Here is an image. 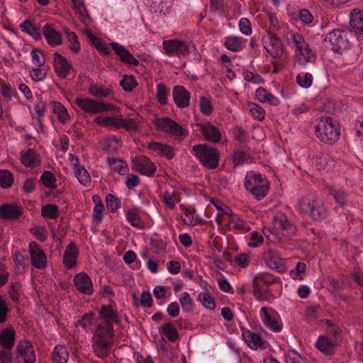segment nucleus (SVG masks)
<instances>
[{
	"label": "nucleus",
	"mask_w": 363,
	"mask_h": 363,
	"mask_svg": "<svg viewBox=\"0 0 363 363\" xmlns=\"http://www.w3.org/2000/svg\"><path fill=\"white\" fill-rule=\"evenodd\" d=\"M125 216L128 221L131 224V225L139 228H143L144 223L135 209H130L128 211Z\"/></svg>",
	"instance_id": "52"
},
{
	"label": "nucleus",
	"mask_w": 363,
	"mask_h": 363,
	"mask_svg": "<svg viewBox=\"0 0 363 363\" xmlns=\"http://www.w3.org/2000/svg\"><path fill=\"white\" fill-rule=\"evenodd\" d=\"M60 209L56 204L48 203L41 208L43 217L49 219H55L59 216Z\"/></svg>",
	"instance_id": "45"
},
{
	"label": "nucleus",
	"mask_w": 363,
	"mask_h": 363,
	"mask_svg": "<svg viewBox=\"0 0 363 363\" xmlns=\"http://www.w3.org/2000/svg\"><path fill=\"white\" fill-rule=\"evenodd\" d=\"M179 301L184 311L190 312L193 311L194 303L188 293L184 292L181 294Z\"/></svg>",
	"instance_id": "59"
},
{
	"label": "nucleus",
	"mask_w": 363,
	"mask_h": 363,
	"mask_svg": "<svg viewBox=\"0 0 363 363\" xmlns=\"http://www.w3.org/2000/svg\"><path fill=\"white\" fill-rule=\"evenodd\" d=\"M192 151L205 167L214 169L218 166L220 153L216 148L207 144H198L192 147Z\"/></svg>",
	"instance_id": "6"
},
{
	"label": "nucleus",
	"mask_w": 363,
	"mask_h": 363,
	"mask_svg": "<svg viewBox=\"0 0 363 363\" xmlns=\"http://www.w3.org/2000/svg\"><path fill=\"white\" fill-rule=\"evenodd\" d=\"M313 76L311 73H300L296 77V83L303 88H308L313 82Z\"/></svg>",
	"instance_id": "57"
},
{
	"label": "nucleus",
	"mask_w": 363,
	"mask_h": 363,
	"mask_svg": "<svg viewBox=\"0 0 363 363\" xmlns=\"http://www.w3.org/2000/svg\"><path fill=\"white\" fill-rule=\"evenodd\" d=\"M316 348L327 356L333 355L337 347V343L333 338L326 335H321L315 342Z\"/></svg>",
	"instance_id": "21"
},
{
	"label": "nucleus",
	"mask_w": 363,
	"mask_h": 363,
	"mask_svg": "<svg viewBox=\"0 0 363 363\" xmlns=\"http://www.w3.org/2000/svg\"><path fill=\"white\" fill-rule=\"evenodd\" d=\"M73 9L75 10V11L79 14L80 16V20L84 23H88L90 18L87 13V10L86 7L84 6L82 0H71Z\"/></svg>",
	"instance_id": "44"
},
{
	"label": "nucleus",
	"mask_w": 363,
	"mask_h": 363,
	"mask_svg": "<svg viewBox=\"0 0 363 363\" xmlns=\"http://www.w3.org/2000/svg\"><path fill=\"white\" fill-rule=\"evenodd\" d=\"M75 177L79 182L84 186H88L91 183V177L87 170L82 166L74 165Z\"/></svg>",
	"instance_id": "43"
},
{
	"label": "nucleus",
	"mask_w": 363,
	"mask_h": 363,
	"mask_svg": "<svg viewBox=\"0 0 363 363\" xmlns=\"http://www.w3.org/2000/svg\"><path fill=\"white\" fill-rule=\"evenodd\" d=\"M75 287L81 293L91 295L94 293L93 283L91 278L85 272H80L74 277Z\"/></svg>",
	"instance_id": "18"
},
{
	"label": "nucleus",
	"mask_w": 363,
	"mask_h": 363,
	"mask_svg": "<svg viewBox=\"0 0 363 363\" xmlns=\"http://www.w3.org/2000/svg\"><path fill=\"white\" fill-rule=\"evenodd\" d=\"M350 24L356 33H363V11L354 9L350 13Z\"/></svg>",
	"instance_id": "29"
},
{
	"label": "nucleus",
	"mask_w": 363,
	"mask_h": 363,
	"mask_svg": "<svg viewBox=\"0 0 363 363\" xmlns=\"http://www.w3.org/2000/svg\"><path fill=\"white\" fill-rule=\"evenodd\" d=\"M255 96L257 99L262 103L267 102L272 106H277L280 103L278 98L272 95L271 93L268 92L263 87H259L256 90Z\"/></svg>",
	"instance_id": "33"
},
{
	"label": "nucleus",
	"mask_w": 363,
	"mask_h": 363,
	"mask_svg": "<svg viewBox=\"0 0 363 363\" xmlns=\"http://www.w3.org/2000/svg\"><path fill=\"white\" fill-rule=\"evenodd\" d=\"M67 39L70 43L69 48L74 52H79L81 48L77 35L74 32L67 33Z\"/></svg>",
	"instance_id": "61"
},
{
	"label": "nucleus",
	"mask_w": 363,
	"mask_h": 363,
	"mask_svg": "<svg viewBox=\"0 0 363 363\" xmlns=\"http://www.w3.org/2000/svg\"><path fill=\"white\" fill-rule=\"evenodd\" d=\"M329 195L332 196L335 202L341 207L345 206L347 202V194L342 189L330 186L327 187Z\"/></svg>",
	"instance_id": "35"
},
{
	"label": "nucleus",
	"mask_w": 363,
	"mask_h": 363,
	"mask_svg": "<svg viewBox=\"0 0 363 363\" xmlns=\"http://www.w3.org/2000/svg\"><path fill=\"white\" fill-rule=\"evenodd\" d=\"M200 127V132L204 139L213 143H218L221 140L222 135L220 130L212 123L206 122L198 124Z\"/></svg>",
	"instance_id": "16"
},
{
	"label": "nucleus",
	"mask_w": 363,
	"mask_h": 363,
	"mask_svg": "<svg viewBox=\"0 0 363 363\" xmlns=\"http://www.w3.org/2000/svg\"><path fill=\"white\" fill-rule=\"evenodd\" d=\"M325 42L326 46L330 48L335 52L348 55L347 49L350 46V41L346 31L341 29H335L327 34Z\"/></svg>",
	"instance_id": "8"
},
{
	"label": "nucleus",
	"mask_w": 363,
	"mask_h": 363,
	"mask_svg": "<svg viewBox=\"0 0 363 363\" xmlns=\"http://www.w3.org/2000/svg\"><path fill=\"white\" fill-rule=\"evenodd\" d=\"M163 49L169 56L181 57L189 53L190 49H195L194 45H191L186 41L177 39L165 40L162 43Z\"/></svg>",
	"instance_id": "10"
},
{
	"label": "nucleus",
	"mask_w": 363,
	"mask_h": 363,
	"mask_svg": "<svg viewBox=\"0 0 363 363\" xmlns=\"http://www.w3.org/2000/svg\"><path fill=\"white\" fill-rule=\"evenodd\" d=\"M242 335L245 340V342L250 345L251 349H264L266 347V342L262 339L259 333L247 330L246 332L243 333Z\"/></svg>",
	"instance_id": "27"
},
{
	"label": "nucleus",
	"mask_w": 363,
	"mask_h": 363,
	"mask_svg": "<svg viewBox=\"0 0 363 363\" xmlns=\"http://www.w3.org/2000/svg\"><path fill=\"white\" fill-rule=\"evenodd\" d=\"M79 250L74 242H70L66 247L63 254V264L65 267L70 269L77 264Z\"/></svg>",
	"instance_id": "22"
},
{
	"label": "nucleus",
	"mask_w": 363,
	"mask_h": 363,
	"mask_svg": "<svg viewBox=\"0 0 363 363\" xmlns=\"http://www.w3.org/2000/svg\"><path fill=\"white\" fill-rule=\"evenodd\" d=\"M89 93L97 98L106 97L111 95V90L103 86L91 85L89 87Z\"/></svg>",
	"instance_id": "55"
},
{
	"label": "nucleus",
	"mask_w": 363,
	"mask_h": 363,
	"mask_svg": "<svg viewBox=\"0 0 363 363\" xmlns=\"http://www.w3.org/2000/svg\"><path fill=\"white\" fill-rule=\"evenodd\" d=\"M232 133L233 135V138L240 143H243L247 140V133L241 127L236 126L234 128H233Z\"/></svg>",
	"instance_id": "63"
},
{
	"label": "nucleus",
	"mask_w": 363,
	"mask_h": 363,
	"mask_svg": "<svg viewBox=\"0 0 363 363\" xmlns=\"http://www.w3.org/2000/svg\"><path fill=\"white\" fill-rule=\"evenodd\" d=\"M75 103L84 111L91 114H96L115 109V106L111 104L98 102L90 99L77 98L75 100Z\"/></svg>",
	"instance_id": "11"
},
{
	"label": "nucleus",
	"mask_w": 363,
	"mask_h": 363,
	"mask_svg": "<svg viewBox=\"0 0 363 363\" xmlns=\"http://www.w3.org/2000/svg\"><path fill=\"white\" fill-rule=\"evenodd\" d=\"M40 182H41L44 186L48 189H54L57 187V179L54 174L50 171H45L42 174Z\"/></svg>",
	"instance_id": "48"
},
{
	"label": "nucleus",
	"mask_w": 363,
	"mask_h": 363,
	"mask_svg": "<svg viewBox=\"0 0 363 363\" xmlns=\"http://www.w3.org/2000/svg\"><path fill=\"white\" fill-rule=\"evenodd\" d=\"M284 357L286 363H308L306 358L300 355L294 350H289Z\"/></svg>",
	"instance_id": "53"
},
{
	"label": "nucleus",
	"mask_w": 363,
	"mask_h": 363,
	"mask_svg": "<svg viewBox=\"0 0 363 363\" xmlns=\"http://www.w3.org/2000/svg\"><path fill=\"white\" fill-rule=\"evenodd\" d=\"M16 340V331L12 327H7L0 332V346L3 349L12 350Z\"/></svg>",
	"instance_id": "24"
},
{
	"label": "nucleus",
	"mask_w": 363,
	"mask_h": 363,
	"mask_svg": "<svg viewBox=\"0 0 363 363\" xmlns=\"http://www.w3.org/2000/svg\"><path fill=\"white\" fill-rule=\"evenodd\" d=\"M170 90L163 84L160 83L157 85V99L160 104L165 105L167 104V96L169 94Z\"/></svg>",
	"instance_id": "49"
},
{
	"label": "nucleus",
	"mask_w": 363,
	"mask_h": 363,
	"mask_svg": "<svg viewBox=\"0 0 363 363\" xmlns=\"http://www.w3.org/2000/svg\"><path fill=\"white\" fill-rule=\"evenodd\" d=\"M102 323L97 324L91 338L92 348L95 354L101 359L110 354V347L114 336L113 323H118V312L111 305H102L99 311Z\"/></svg>",
	"instance_id": "1"
},
{
	"label": "nucleus",
	"mask_w": 363,
	"mask_h": 363,
	"mask_svg": "<svg viewBox=\"0 0 363 363\" xmlns=\"http://www.w3.org/2000/svg\"><path fill=\"white\" fill-rule=\"evenodd\" d=\"M172 96L177 107L183 108L189 106L190 93L184 86L180 85L174 86L172 90Z\"/></svg>",
	"instance_id": "20"
},
{
	"label": "nucleus",
	"mask_w": 363,
	"mask_h": 363,
	"mask_svg": "<svg viewBox=\"0 0 363 363\" xmlns=\"http://www.w3.org/2000/svg\"><path fill=\"white\" fill-rule=\"evenodd\" d=\"M21 31L32 36L35 40H38L41 39V33L39 28L33 23V21L26 19L20 25Z\"/></svg>",
	"instance_id": "30"
},
{
	"label": "nucleus",
	"mask_w": 363,
	"mask_h": 363,
	"mask_svg": "<svg viewBox=\"0 0 363 363\" xmlns=\"http://www.w3.org/2000/svg\"><path fill=\"white\" fill-rule=\"evenodd\" d=\"M274 225L277 229L283 231L287 236H294L297 233V228L285 214L277 215L274 218Z\"/></svg>",
	"instance_id": "15"
},
{
	"label": "nucleus",
	"mask_w": 363,
	"mask_h": 363,
	"mask_svg": "<svg viewBox=\"0 0 363 363\" xmlns=\"http://www.w3.org/2000/svg\"><path fill=\"white\" fill-rule=\"evenodd\" d=\"M108 46L112 48L121 61L125 64L133 66H138L139 65V60L136 59L128 49L118 43L112 42L108 45L106 43L101 41L99 45H96V48L101 55L108 56L111 54Z\"/></svg>",
	"instance_id": "7"
},
{
	"label": "nucleus",
	"mask_w": 363,
	"mask_h": 363,
	"mask_svg": "<svg viewBox=\"0 0 363 363\" xmlns=\"http://www.w3.org/2000/svg\"><path fill=\"white\" fill-rule=\"evenodd\" d=\"M147 148L155 152L161 157H165L167 160H172L174 157L173 147L158 142H152L147 145Z\"/></svg>",
	"instance_id": "25"
},
{
	"label": "nucleus",
	"mask_w": 363,
	"mask_h": 363,
	"mask_svg": "<svg viewBox=\"0 0 363 363\" xmlns=\"http://www.w3.org/2000/svg\"><path fill=\"white\" fill-rule=\"evenodd\" d=\"M162 201L164 203L165 206L169 209H174L176 203L179 201L176 194H170L168 191H166L164 194L162 196Z\"/></svg>",
	"instance_id": "62"
},
{
	"label": "nucleus",
	"mask_w": 363,
	"mask_h": 363,
	"mask_svg": "<svg viewBox=\"0 0 363 363\" xmlns=\"http://www.w3.org/2000/svg\"><path fill=\"white\" fill-rule=\"evenodd\" d=\"M261 312L264 315L263 323L267 328L274 332H279L281 330V328L279 325L278 322L274 319L268 313L267 307H262L261 308Z\"/></svg>",
	"instance_id": "41"
},
{
	"label": "nucleus",
	"mask_w": 363,
	"mask_h": 363,
	"mask_svg": "<svg viewBox=\"0 0 363 363\" xmlns=\"http://www.w3.org/2000/svg\"><path fill=\"white\" fill-rule=\"evenodd\" d=\"M96 124L103 125L107 128L114 127L116 129L124 128H128L126 120L111 116H99L94 119Z\"/></svg>",
	"instance_id": "23"
},
{
	"label": "nucleus",
	"mask_w": 363,
	"mask_h": 363,
	"mask_svg": "<svg viewBox=\"0 0 363 363\" xmlns=\"http://www.w3.org/2000/svg\"><path fill=\"white\" fill-rule=\"evenodd\" d=\"M132 164L133 170L147 177H152L157 170L155 164L145 155L135 157L132 160Z\"/></svg>",
	"instance_id": "13"
},
{
	"label": "nucleus",
	"mask_w": 363,
	"mask_h": 363,
	"mask_svg": "<svg viewBox=\"0 0 363 363\" xmlns=\"http://www.w3.org/2000/svg\"><path fill=\"white\" fill-rule=\"evenodd\" d=\"M21 160L22 164L27 167H36L40 164V157L33 149H28L21 153Z\"/></svg>",
	"instance_id": "28"
},
{
	"label": "nucleus",
	"mask_w": 363,
	"mask_h": 363,
	"mask_svg": "<svg viewBox=\"0 0 363 363\" xmlns=\"http://www.w3.org/2000/svg\"><path fill=\"white\" fill-rule=\"evenodd\" d=\"M13 183V174L6 169H0V186L4 189L9 188Z\"/></svg>",
	"instance_id": "50"
},
{
	"label": "nucleus",
	"mask_w": 363,
	"mask_h": 363,
	"mask_svg": "<svg viewBox=\"0 0 363 363\" xmlns=\"http://www.w3.org/2000/svg\"><path fill=\"white\" fill-rule=\"evenodd\" d=\"M174 122V121L167 117L156 118L153 121V123L157 130L169 134L171 133L173 128V124L172 123Z\"/></svg>",
	"instance_id": "36"
},
{
	"label": "nucleus",
	"mask_w": 363,
	"mask_h": 363,
	"mask_svg": "<svg viewBox=\"0 0 363 363\" xmlns=\"http://www.w3.org/2000/svg\"><path fill=\"white\" fill-rule=\"evenodd\" d=\"M14 363H36V356L33 344L22 340L18 342L16 354L13 357Z\"/></svg>",
	"instance_id": "9"
},
{
	"label": "nucleus",
	"mask_w": 363,
	"mask_h": 363,
	"mask_svg": "<svg viewBox=\"0 0 363 363\" xmlns=\"http://www.w3.org/2000/svg\"><path fill=\"white\" fill-rule=\"evenodd\" d=\"M247 107L252 116L258 121H262L264 118L265 111L258 104L250 102L247 104Z\"/></svg>",
	"instance_id": "54"
},
{
	"label": "nucleus",
	"mask_w": 363,
	"mask_h": 363,
	"mask_svg": "<svg viewBox=\"0 0 363 363\" xmlns=\"http://www.w3.org/2000/svg\"><path fill=\"white\" fill-rule=\"evenodd\" d=\"M198 298L205 308L210 310H213L216 308L214 298L209 294L208 289H206L205 291L199 293Z\"/></svg>",
	"instance_id": "47"
},
{
	"label": "nucleus",
	"mask_w": 363,
	"mask_h": 363,
	"mask_svg": "<svg viewBox=\"0 0 363 363\" xmlns=\"http://www.w3.org/2000/svg\"><path fill=\"white\" fill-rule=\"evenodd\" d=\"M314 129L315 137L325 144L335 143L340 136V124L330 116H323L317 119Z\"/></svg>",
	"instance_id": "2"
},
{
	"label": "nucleus",
	"mask_w": 363,
	"mask_h": 363,
	"mask_svg": "<svg viewBox=\"0 0 363 363\" xmlns=\"http://www.w3.org/2000/svg\"><path fill=\"white\" fill-rule=\"evenodd\" d=\"M245 40L241 37L230 35L228 36L224 43V46L232 52H239L243 49V44Z\"/></svg>",
	"instance_id": "31"
},
{
	"label": "nucleus",
	"mask_w": 363,
	"mask_h": 363,
	"mask_svg": "<svg viewBox=\"0 0 363 363\" xmlns=\"http://www.w3.org/2000/svg\"><path fill=\"white\" fill-rule=\"evenodd\" d=\"M160 333L172 342H176L179 338V333L172 323H167L162 325Z\"/></svg>",
	"instance_id": "34"
},
{
	"label": "nucleus",
	"mask_w": 363,
	"mask_h": 363,
	"mask_svg": "<svg viewBox=\"0 0 363 363\" xmlns=\"http://www.w3.org/2000/svg\"><path fill=\"white\" fill-rule=\"evenodd\" d=\"M50 104L52 106L53 113L57 116V119L61 123L65 124L69 120L70 117L67 109L60 102L52 101Z\"/></svg>",
	"instance_id": "32"
},
{
	"label": "nucleus",
	"mask_w": 363,
	"mask_h": 363,
	"mask_svg": "<svg viewBox=\"0 0 363 363\" xmlns=\"http://www.w3.org/2000/svg\"><path fill=\"white\" fill-rule=\"evenodd\" d=\"M229 228L233 230H240L241 232H247L250 230L249 225L238 215L232 216L229 220Z\"/></svg>",
	"instance_id": "40"
},
{
	"label": "nucleus",
	"mask_w": 363,
	"mask_h": 363,
	"mask_svg": "<svg viewBox=\"0 0 363 363\" xmlns=\"http://www.w3.org/2000/svg\"><path fill=\"white\" fill-rule=\"evenodd\" d=\"M150 10L155 13L164 14L169 8L168 0H150Z\"/></svg>",
	"instance_id": "46"
},
{
	"label": "nucleus",
	"mask_w": 363,
	"mask_h": 363,
	"mask_svg": "<svg viewBox=\"0 0 363 363\" xmlns=\"http://www.w3.org/2000/svg\"><path fill=\"white\" fill-rule=\"evenodd\" d=\"M298 206L300 211L308 214L313 221H321L328 216V207L320 198L303 197L299 200Z\"/></svg>",
	"instance_id": "4"
},
{
	"label": "nucleus",
	"mask_w": 363,
	"mask_h": 363,
	"mask_svg": "<svg viewBox=\"0 0 363 363\" xmlns=\"http://www.w3.org/2000/svg\"><path fill=\"white\" fill-rule=\"evenodd\" d=\"M277 280L278 279L269 274H259L254 277L253 286L263 287L262 284H264L267 286L265 289H269V286Z\"/></svg>",
	"instance_id": "39"
},
{
	"label": "nucleus",
	"mask_w": 363,
	"mask_h": 363,
	"mask_svg": "<svg viewBox=\"0 0 363 363\" xmlns=\"http://www.w3.org/2000/svg\"><path fill=\"white\" fill-rule=\"evenodd\" d=\"M245 187L255 199L261 200L269 192V182L265 176L251 171L245 176Z\"/></svg>",
	"instance_id": "5"
},
{
	"label": "nucleus",
	"mask_w": 363,
	"mask_h": 363,
	"mask_svg": "<svg viewBox=\"0 0 363 363\" xmlns=\"http://www.w3.org/2000/svg\"><path fill=\"white\" fill-rule=\"evenodd\" d=\"M29 253L33 267L38 269H43L47 267L46 255L37 242H32L29 244Z\"/></svg>",
	"instance_id": "14"
},
{
	"label": "nucleus",
	"mask_w": 363,
	"mask_h": 363,
	"mask_svg": "<svg viewBox=\"0 0 363 363\" xmlns=\"http://www.w3.org/2000/svg\"><path fill=\"white\" fill-rule=\"evenodd\" d=\"M330 157L328 155L320 153L313 158V164L318 169H324L328 166Z\"/></svg>",
	"instance_id": "58"
},
{
	"label": "nucleus",
	"mask_w": 363,
	"mask_h": 363,
	"mask_svg": "<svg viewBox=\"0 0 363 363\" xmlns=\"http://www.w3.org/2000/svg\"><path fill=\"white\" fill-rule=\"evenodd\" d=\"M107 208L111 212L115 213L121 206V201L113 194H108L106 196Z\"/></svg>",
	"instance_id": "60"
},
{
	"label": "nucleus",
	"mask_w": 363,
	"mask_h": 363,
	"mask_svg": "<svg viewBox=\"0 0 363 363\" xmlns=\"http://www.w3.org/2000/svg\"><path fill=\"white\" fill-rule=\"evenodd\" d=\"M108 163L111 167V171L116 172L121 175L125 174L128 169V164L125 162L115 157H109L108 159Z\"/></svg>",
	"instance_id": "42"
},
{
	"label": "nucleus",
	"mask_w": 363,
	"mask_h": 363,
	"mask_svg": "<svg viewBox=\"0 0 363 363\" xmlns=\"http://www.w3.org/2000/svg\"><path fill=\"white\" fill-rule=\"evenodd\" d=\"M120 85L125 91H132L138 85V82L133 75H124L123 79L120 81Z\"/></svg>",
	"instance_id": "56"
},
{
	"label": "nucleus",
	"mask_w": 363,
	"mask_h": 363,
	"mask_svg": "<svg viewBox=\"0 0 363 363\" xmlns=\"http://www.w3.org/2000/svg\"><path fill=\"white\" fill-rule=\"evenodd\" d=\"M255 298L259 301H269L272 296V294L269 289L264 287L253 286Z\"/></svg>",
	"instance_id": "51"
},
{
	"label": "nucleus",
	"mask_w": 363,
	"mask_h": 363,
	"mask_svg": "<svg viewBox=\"0 0 363 363\" xmlns=\"http://www.w3.org/2000/svg\"><path fill=\"white\" fill-rule=\"evenodd\" d=\"M264 48L271 57L274 58L281 57L284 51L280 38L275 34L268 32L262 38Z\"/></svg>",
	"instance_id": "12"
},
{
	"label": "nucleus",
	"mask_w": 363,
	"mask_h": 363,
	"mask_svg": "<svg viewBox=\"0 0 363 363\" xmlns=\"http://www.w3.org/2000/svg\"><path fill=\"white\" fill-rule=\"evenodd\" d=\"M23 213V208L15 203H7L0 206V218L4 220H16Z\"/></svg>",
	"instance_id": "17"
},
{
	"label": "nucleus",
	"mask_w": 363,
	"mask_h": 363,
	"mask_svg": "<svg viewBox=\"0 0 363 363\" xmlns=\"http://www.w3.org/2000/svg\"><path fill=\"white\" fill-rule=\"evenodd\" d=\"M266 259L267 264L271 269L280 270L282 267L281 261L277 256L272 255V252L271 250L269 251L268 255H266Z\"/></svg>",
	"instance_id": "64"
},
{
	"label": "nucleus",
	"mask_w": 363,
	"mask_h": 363,
	"mask_svg": "<svg viewBox=\"0 0 363 363\" xmlns=\"http://www.w3.org/2000/svg\"><path fill=\"white\" fill-rule=\"evenodd\" d=\"M72 68V65L62 55L55 52L54 55V69L57 75L65 79L69 72Z\"/></svg>",
	"instance_id": "19"
},
{
	"label": "nucleus",
	"mask_w": 363,
	"mask_h": 363,
	"mask_svg": "<svg viewBox=\"0 0 363 363\" xmlns=\"http://www.w3.org/2000/svg\"><path fill=\"white\" fill-rule=\"evenodd\" d=\"M94 318L95 313L94 312L86 313L77 321V325L82 327L86 332L94 333L95 329L92 327Z\"/></svg>",
	"instance_id": "37"
},
{
	"label": "nucleus",
	"mask_w": 363,
	"mask_h": 363,
	"mask_svg": "<svg viewBox=\"0 0 363 363\" xmlns=\"http://www.w3.org/2000/svg\"><path fill=\"white\" fill-rule=\"evenodd\" d=\"M69 359V352L66 347L56 345L52 352V361L54 363H67Z\"/></svg>",
	"instance_id": "38"
},
{
	"label": "nucleus",
	"mask_w": 363,
	"mask_h": 363,
	"mask_svg": "<svg viewBox=\"0 0 363 363\" xmlns=\"http://www.w3.org/2000/svg\"><path fill=\"white\" fill-rule=\"evenodd\" d=\"M42 32L50 45L55 46L62 43V40L60 33L56 31L52 25L46 24L43 28Z\"/></svg>",
	"instance_id": "26"
},
{
	"label": "nucleus",
	"mask_w": 363,
	"mask_h": 363,
	"mask_svg": "<svg viewBox=\"0 0 363 363\" xmlns=\"http://www.w3.org/2000/svg\"><path fill=\"white\" fill-rule=\"evenodd\" d=\"M286 37L289 45L294 44L296 48L295 57L299 65L306 66L308 63L315 61V52L311 48L301 33L288 31Z\"/></svg>",
	"instance_id": "3"
}]
</instances>
